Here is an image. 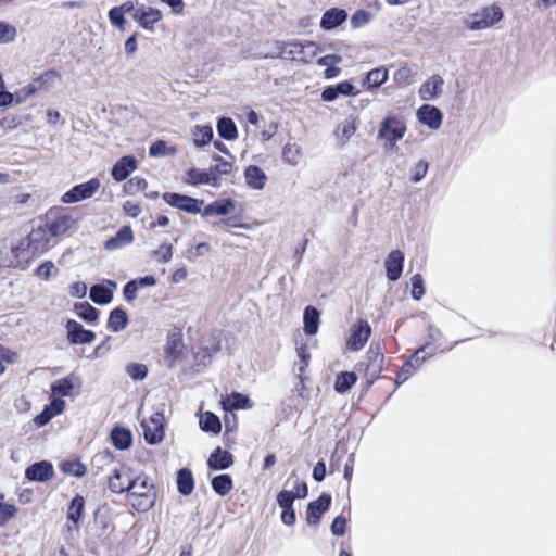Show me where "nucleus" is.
Instances as JSON below:
<instances>
[{
    "label": "nucleus",
    "mask_w": 556,
    "mask_h": 556,
    "mask_svg": "<svg viewBox=\"0 0 556 556\" xmlns=\"http://www.w3.org/2000/svg\"><path fill=\"white\" fill-rule=\"evenodd\" d=\"M128 497L137 498V502H132V506L137 510H149L153 507L156 498L154 485L144 473L134 476L131 488L127 492Z\"/></svg>",
    "instance_id": "1"
},
{
    "label": "nucleus",
    "mask_w": 556,
    "mask_h": 556,
    "mask_svg": "<svg viewBox=\"0 0 556 556\" xmlns=\"http://www.w3.org/2000/svg\"><path fill=\"white\" fill-rule=\"evenodd\" d=\"M276 47L278 50L277 56L304 63L311 62L319 51L317 43L314 41H279Z\"/></svg>",
    "instance_id": "2"
},
{
    "label": "nucleus",
    "mask_w": 556,
    "mask_h": 556,
    "mask_svg": "<svg viewBox=\"0 0 556 556\" xmlns=\"http://www.w3.org/2000/svg\"><path fill=\"white\" fill-rule=\"evenodd\" d=\"M503 16L502 9L497 4H492L468 14L463 24L470 30H482L502 21Z\"/></svg>",
    "instance_id": "3"
},
{
    "label": "nucleus",
    "mask_w": 556,
    "mask_h": 556,
    "mask_svg": "<svg viewBox=\"0 0 556 556\" xmlns=\"http://www.w3.org/2000/svg\"><path fill=\"white\" fill-rule=\"evenodd\" d=\"M405 123L394 115H389L380 124L378 138L384 140L388 148L393 149L396 142L405 136Z\"/></svg>",
    "instance_id": "4"
},
{
    "label": "nucleus",
    "mask_w": 556,
    "mask_h": 556,
    "mask_svg": "<svg viewBox=\"0 0 556 556\" xmlns=\"http://www.w3.org/2000/svg\"><path fill=\"white\" fill-rule=\"evenodd\" d=\"M185 349L181 330L178 328L172 329L167 333L164 346L165 361L169 367H174L177 362L185 357Z\"/></svg>",
    "instance_id": "5"
},
{
    "label": "nucleus",
    "mask_w": 556,
    "mask_h": 556,
    "mask_svg": "<svg viewBox=\"0 0 556 556\" xmlns=\"http://www.w3.org/2000/svg\"><path fill=\"white\" fill-rule=\"evenodd\" d=\"M101 182L98 178L76 185L62 195V202L71 204L90 199L99 190Z\"/></svg>",
    "instance_id": "6"
},
{
    "label": "nucleus",
    "mask_w": 556,
    "mask_h": 556,
    "mask_svg": "<svg viewBox=\"0 0 556 556\" xmlns=\"http://www.w3.org/2000/svg\"><path fill=\"white\" fill-rule=\"evenodd\" d=\"M164 417L161 413H154L149 419L141 421L143 438L149 444H157L164 438Z\"/></svg>",
    "instance_id": "7"
},
{
    "label": "nucleus",
    "mask_w": 556,
    "mask_h": 556,
    "mask_svg": "<svg viewBox=\"0 0 556 556\" xmlns=\"http://www.w3.org/2000/svg\"><path fill=\"white\" fill-rule=\"evenodd\" d=\"M135 471L126 466H119L112 470L109 477V489L114 493L128 492L131 488V482Z\"/></svg>",
    "instance_id": "8"
},
{
    "label": "nucleus",
    "mask_w": 556,
    "mask_h": 556,
    "mask_svg": "<svg viewBox=\"0 0 556 556\" xmlns=\"http://www.w3.org/2000/svg\"><path fill=\"white\" fill-rule=\"evenodd\" d=\"M371 334V328L367 320L359 319L350 329V337L346 340V346L351 351H359L367 343Z\"/></svg>",
    "instance_id": "9"
},
{
    "label": "nucleus",
    "mask_w": 556,
    "mask_h": 556,
    "mask_svg": "<svg viewBox=\"0 0 556 556\" xmlns=\"http://www.w3.org/2000/svg\"><path fill=\"white\" fill-rule=\"evenodd\" d=\"M163 200L170 206L190 214L200 213L201 205L203 204L202 200L175 192H165L163 194Z\"/></svg>",
    "instance_id": "10"
},
{
    "label": "nucleus",
    "mask_w": 556,
    "mask_h": 556,
    "mask_svg": "<svg viewBox=\"0 0 556 556\" xmlns=\"http://www.w3.org/2000/svg\"><path fill=\"white\" fill-rule=\"evenodd\" d=\"M31 256H38L51 248L49 231L45 227L33 229L27 238Z\"/></svg>",
    "instance_id": "11"
},
{
    "label": "nucleus",
    "mask_w": 556,
    "mask_h": 556,
    "mask_svg": "<svg viewBox=\"0 0 556 556\" xmlns=\"http://www.w3.org/2000/svg\"><path fill=\"white\" fill-rule=\"evenodd\" d=\"M132 18L143 29L153 30L154 25L161 21L162 13L159 9L147 5H140L135 10Z\"/></svg>",
    "instance_id": "12"
},
{
    "label": "nucleus",
    "mask_w": 556,
    "mask_h": 556,
    "mask_svg": "<svg viewBox=\"0 0 556 556\" xmlns=\"http://www.w3.org/2000/svg\"><path fill=\"white\" fill-rule=\"evenodd\" d=\"M430 343H425L421 345L410 357V359L403 365L400 372L396 377V383L405 382L409 377L414 375L416 369L421 366V364L427 359V356L421 355L428 348Z\"/></svg>",
    "instance_id": "13"
},
{
    "label": "nucleus",
    "mask_w": 556,
    "mask_h": 556,
    "mask_svg": "<svg viewBox=\"0 0 556 556\" xmlns=\"http://www.w3.org/2000/svg\"><path fill=\"white\" fill-rule=\"evenodd\" d=\"M331 504V495L323 493L316 501L308 503L306 510V522L308 525H317L324 513H326Z\"/></svg>",
    "instance_id": "14"
},
{
    "label": "nucleus",
    "mask_w": 556,
    "mask_h": 556,
    "mask_svg": "<svg viewBox=\"0 0 556 556\" xmlns=\"http://www.w3.org/2000/svg\"><path fill=\"white\" fill-rule=\"evenodd\" d=\"M186 182L189 185H208L212 187L220 186V178L215 175L214 170L191 168L187 172Z\"/></svg>",
    "instance_id": "15"
},
{
    "label": "nucleus",
    "mask_w": 556,
    "mask_h": 556,
    "mask_svg": "<svg viewBox=\"0 0 556 556\" xmlns=\"http://www.w3.org/2000/svg\"><path fill=\"white\" fill-rule=\"evenodd\" d=\"M66 330L67 339L73 344L91 343L96 338V333L93 331L84 329L79 323L73 319H70L66 323Z\"/></svg>",
    "instance_id": "16"
},
{
    "label": "nucleus",
    "mask_w": 556,
    "mask_h": 556,
    "mask_svg": "<svg viewBox=\"0 0 556 556\" xmlns=\"http://www.w3.org/2000/svg\"><path fill=\"white\" fill-rule=\"evenodd\" d=\"M53 476V466L47 460L34 463L25 470V477L30 481L46 482Z\"/></svg>",
    "instance_id": "17"
},
{
    "label": "nucleus",
    "mask_w": 556,
    "mask_h": 556,
    "mask_svg": "<svg viewBox=\"0 0 556 556\" xmlns=\"http://www.w3.org/2000/svg\"><path fill=\"white\" fill-rule=\"evenodd\" d=\"M417 118L419 123L427 125L429 128L435 130L440 128L442 124V113L441 111L429 104H424L417 110Z\"/></svg>",
    "instance_id": "18"
},
{
    "label": "nucleus",
    "mask_w": 556,
    "mask_h": 556,
    "mask_svg": "<svg viewBox=\"0 0 556 556\" xmlns=\"http://www.w3.org/2000/svg\"><path fill=\"white\" fill-rule=\"evenodd\" d=\"M404 254L400 250H394L389 253L386 258L384 267L389 280L396 281L403 271Z\"/></svg>",
    "instance_id": "19"
},
{
    "label": "nucleus",
    "mask_w": 556,
    "mask_h": 556,
    "mask_svg": "<svg viewBox=\"0 0 556 556\" xmlns=\"http://www.w3.org/2000/svg\"><path fill=\"white\" fill-rule=\"evenodd\" d=\"M358 91L348 80L333 86H327L321 92V100L326 102L334 101L339 96H356Z\"/></svg>",
    "instance_id": "20"
},
{
    "label": "nucleus",
    "mask_w": 556,
    "mask_h": 556,
    "mask_svg": "<svg viewBox=\"0 0 556 556\" xmlns=\"http://www.w3.org/2000/svg\"><path fill=\"white\" fill-rule=\"evenodd\" d=\"M137 168V161L131 155L121 157L112 168V177L116 181L125 180Z\"/></svg>",
    "instance_id": "21"
},
{
    "label": "nucleus",
    "mask_w": 556,
    "mask_h": 556,
    "mask_svg": "<svg viewBox=\"0 0 556 556\" xmlns=\"http://www.w3.org/2000/svg\"><path fill=\"white\" fill-rule=\"evenodd\" d=\"M444 80L440 75H432L419 88V97L424 101L435 99L442 91Z\"/></svg>",
    "instance_id": "22"
},
{
    "label": "nucleus",
    "mask_w": 556,
    "mask_h": 556,
    "mask_svg": "<svg viewBox=\"0 0 556 556\" xmlns=\"http://www.w3.org/2000/svg\"><path fill=\"white\" fill-rule=\"evenodd\" d=\"M348 18V13L343 9L332 8L327 10L320 20V27L325 30H331L342 23H344Z\"/></svg>",
    "instance_id": "23"
},
{
    "label": "nucleus",
    "mask_w": 556,
    "mask_h": 556,
    "mask_svg": "<svg viewBox=\"0 0 556 556\" xmlns=\"http://www.w3.org/2000/svg\"><path fill=\"white\" fill-rule=\"evenodd\" d=\"M134 241V232L129 226H123L114 237L108 239L104 248L109 251L121 249Z\"/></svg>",
    "instance_id": "24"
},
{
    "label": "nucleus",
    "mask_w": 556,
    "mask_h": 556,
    "mask_svg": "<svg viewBox=\"0 0 556 556\" xmlns=\"http://www.w3.org/2000/svg\"><path fill=\"white\" fill-rule=\"evenodd\" d=\"M108 285L111 288L105 287L104 285H94L90 288V299L100 305L109 304L113 299L112 289L116 288V283L114 281L108 280Z\"/></svg>",
    "instance_id": "25"
},
{
    "label": "nucleus",
    "mask_w": 556,
    "mask_h": 556,
    "mask_svg": "<svg viewBox=\"0 0 556 556\" xmlns=\"http://www.w3.org/2000/svg\"><path fill=\"white\" fill-rule=\"evenodd\" d=\"M244 178L247 185L255 190H262L267 180V176L264 170L255 165H250L245 168Z\"/></svg>",
    "instance_id": "26"
},
{
    "label": "nucleus",
    "mask_w": 556,
    "mask_h": 556,
    "mask_svg": "<svg viewBox=\"0 0 556 556\" xmlns=\"http://www.w3.org/2000/svg\"><path fill=\"white\" fill-rule=\"evenodd\" d=\"M232 455L220 447H217L207 460L208 467L214 470L227 469L232 465Z\"/></svg>",
    "instance_id": "27"
},
{
    "label": "nucleus",
    "mask_w": 556,
    "mask_h": 556,
    "mask_svg": "<svg viewBox=\"0 0 556 556\" xmlns=\"http://www.w3.org/2000/svg\"><path fill=\"white\" fill-rule=\"evenodd\" d=\"M383 355L380 352L379 346L374 348L370 345L367 351V365H366V374L372 378L377 377L381 371Z\"/></svg>",
    "instance_id": "28"
},
{
    "label": "nucleus",
    "mask_w": 556,
    "mask_h": 556,
    "mask_svg": "<svg viewBox=\"0 0 556 556\" xmlns=\"http://www.w3.org/2000/svg\"><path fill=\"white\" fill-rule=\"evenodd\" d=\"M76 220L71 215H61L53 219L47 230L53 237L62 236L75 225Z\"/></svg>",
    "instance_id": "29"
},
{
    "label": "nucleus",
    "mask_w": 556,
    "mask_h": 556,
    "mask_svg": "<svg viewBox=\"0 0 556 556\" xmlns=\"http://www.w3.org/2000/svg\"><path fill=\"white\" fill-rule=\"evenodd\" d=\"M388 70L384 67H377L369 71L363 80V87L371 90L380 87L388 79Z\"/></svg>",
    "instance_id": "30"
},
{
    "label": "nucleus",
    "mask_w": 556,
    "mask_h": 556,
    "mask_svg": "<svg viewBox=\"0 0 556 556\" xmlns=\"http://www.w3.org/2000/svg\"><path fill=\"white\" fill-rule=\"evenodd\" d=\"M111 442L117 450H127L132 443L131 432L123 427H115L111 431Z\"/></svg>",
    "instance_id": "31"
},
{
    "label": "nucleus",
    "mask_w": 556,
    "mask_h": 556,
    "mask_svg": "<svg viewBox=\"0 0 556 556\" xmlns=\"http://www.w3.org/2000/svg\"><path fill=\"white\" fill-rule=\"evenodd\" d=\"M356 129V118L349 116L338 126L336 130V138L342 146H344L355 134Z\"/></svg>",
    "instance_id": "32"
},
{
    "label": "nucleus",
    "mask_w": 556,
    "mask_h": 556,
    "mask_svg": "<svg viewBox=\"0 0 556 556\" xmlns=\"http://www.w3.org/2000/svg\"><path fill=\"white\" fill-rule=\"evenodd\" d=\"M223 406L224 409L230 410V409H245L251 408L252 403L250 399L238 392H232L230 395H228L226 399L223 400Z\"/></svg>",
    "instance_id": "33"
},
{
    "label": "nucleus",
    "mask_w": 556,
    "mask_h": 556,
    "mask_svg": "<svg viewBox=\"0 0 556 556\" xmlns=\"http://www.w3.org/2000/svg\"><path fill=\"white\" fill-rule=\"evenodd\" d=\"M235 208L232 200L225 199L206 205L202 212L203 216L227 215Z\"/></svg>",
    "instance_id": "34"
},
{
    "label": "nucleus",
    "mask_w": 556,
    "mask_h": 556,
    "mask_svg": "<svg viewBox=\"0 0 556 556\" xmlns=\"http://www.w3.org/2000/svg\"><path fill=\"white\" fill-rule=\"evenodd\" d=\"M303 321L306 334L313 336L317 333L319 327V312L313 306H307L304 309Z\"/></svg>",
    "instance_id": "35"
},
{
    "label": "nucleus",
    "mask_w": 556,
    "mask_h": 556,
    "mask_svg": "<svg viewBox=\"0 0 556 556\" xmlns=\"http://www.w3.org/2000/svg\"><path fill=\"white\" fill-rule=\"evenodd\" d=\"M177 488L182 495H190L194 489L192 472L182 468L177 472Z\"/></svg>",
    "instance_id": "36"
},
{
    "label": "nucleus",
    "mask_w": 556,
    "mask_h": 556,
    "mask_svg": "<svg viewBox=\"0 0 556 556\" xmlns=\"http://www.w3.org/2000/svg\"><path fill=\"white\" fill-rule=\"evenodd\" d=\"M218 135L225 140H235L238 137L237 126L229 117H222L217 122Z\"/></svg>",
    "instance_id": "37"
},
{
    "label": "nucleus",
    "mask_w": 556,
    "mask_h": 556,
    "mask_svg": "<svg viewBox=\"0 0 556 556\" xmlns=\"http://www.w3.org/2000/svg\"><path fill=\"white\" fill-rule=\"evenodd\" d=\"M199 425L201 430L205 432H212L216 434L222 430L219 418L211 412H205L200 416Z\"/></svg>",
    "instance_id": "38"
},
{
    "label": "nucleus",
    "mask_w": 556,
    "mask_h": 556,
    "mask_svg": "<svg viewBox=\"0 0 556 556\" xmlns=\"http://www.w3.org/2000/svg\"><path fill=\"white\" fill-rule=\"evenodd\" d=\"M128 321L127 314L122 308H115L110 313L108 328L113 332L123 330Z\"/></svg>",
    "instance_id": "39"
},
{
    "label": "nucleus",
    "mask_w": 556,
    "mask_h": 556,
    "mask_svg": "<svg viewBox=\"0 0 556 556\" xmlns=\"http://www.w3.org/2000/svg\"><path fill=\"white\" fill-rule=\"evenodd\" d=\"M357 381V376L352 371H344L337 376L334 381V390L338 393L348 392Z\"/></svg>",
    "instance_id": "40"
},
{
    "label": "nucleus",
    "mask_w": 556,
    "mask_h": 556,
    "mask_svg": "<svg viewBox=\"0 0 556 556\" xmlns=\"http://www.w3.org/2000/svg\"><path fill=\"white\" fill-rule=\"evenodd\" d=\"M76 314L89 324H94L98 319L99 312L88 302H80L75 304Z\"/></svg>",
    "instance_id": "41"
},
{
    "label": "nucleus",
    "mask_w": 556,
    "mask_h": 556,
    "mask_svg": "<svg viewBox=\"0 0 556 556\" xmlns=\"http://www.w3.org/2000/svg\"><path fill=\"white\" fill-rule=\"evenodd\" d=\"M213 490L220 496L227 495L232 489V480L229 475H218L212 479Z\"/></svg>",
    "instance_id": "42"
},
{
    "label": "nucleus",
    "mask_w": 556,
    "mask_h": 556,
    "mask_svg": "<svg viewBox=\"0 0 556 556\" xmlns=\"http://www.w3.org/2000/svg\"><path fill=\"white\" fill-rule=\"evenodd\" d=\"M192 135H193V143L197 147H203L212 140L213 128L208 125L195 126Z\"/></svg>",
    "instance_id": "43"
},
{
    "label": "nucleus",
    "mask_w": 556,
    "mask_h": 556,
    "mask_svg": "<svg viewBox=\"0 0 556 556\" xmlns=\"http://www.w3.org/2000/svg\"><path fill=\"white\" fill-rule=\"evenodd\" d=\"M301 159V149L295 143H286L282 149V160L283 162L295 166L299 164Z\"/></svg>",
    "instance_id": "44"
},
{
    "label": "nucleus",
    "mask_w": 556,
    "mask_h": 556,
    "mask_svg": "<svg viewBox=\"0 0 556 556\" xmlns=\"http://www.w3.org/2000/svg\"><path fill=\"white\" fill-rule=\"evenodd\" d=\"M85 506L84 497L80 495H76L67 509V519L73 521L75 525L78 522L79 518L83 515Z\"/></svg>",
    "instance_id": "45"
},
{
    "label": "nucleus",
    "mask_w": 556,
    "mask_h": 556,
    "mask_svg": "<svg viewBox=\"0 0 556 556\" xmlns=\"http://www.w3.org/2000/svg\"><path fill=\"white\" fill-rule=\"evenodd\" d=\"M60 80L61 74L55 70L46 71L43 74L36 78L40 89H50Z\"/></svg>",
    "instance_id": "46"
},
{
    "label": "nucleus",
    "mask_w": 556,
    "mask_h": 556,
    "mask_svg": "<svg viewBox=\"0 0 556 556\" xmlns=\"http://www.w3.org/2000/svg\"><path fill=\"white\" fill-rule=\"evenodd\" d=\"M428 338L429 341L427 343H430V346L424 353H421V355L427 356V358L434 355L435 352L439 350L440 344L434 345V343L439 342L442 339V332L439 328L434 326H429Z\"/></svg>",
    "instance_id": "47"
},
{
    "label": "nucleus",
    "mask_w": 556,
    "mask_h": 556,
    "mask_svg": "<svg viewBox=\"0 0 556 556\" xmlns=\"http://www.w3.org/2000/svg\"><path fill=\"white\" fill-rule=\"evenodd\" d=\"M152 257L159 263H168L173 257V245L168 242H162L160 247L152 252Z\"/></svg>",
    "instance_id": "48"
},
{
    "label": "nucleus",
    "mask_w": 556,
    "mask_h": 556,
    "mask_svg": "<svg viewBox=\"0 0 556 556\" xmlns=\"http://www.w3.org/2000/svg\"><path fill=\"white\" fill-rule=\"evenodd\" d=\"M74 386L70 378L59 379L51 386V391L53 394H59L62 396H67L71 394Z\"/></svg>",
    "instance_id": "49"
},
{
    "label": "nucleus",
    "mask_w": 556,
    "mask_h": 556,
    "mask_svg": "<svg viewBox=\"0 0 556 556\" xmlns=\"http://www.w3.org/2000/svg\"><path fill=\"white\" fill-rule=\"evenodd\" d=\"M38 90H41V89L35 79L33 83L28 84L27 86H25L24 88L20 89L17 92H15V103L21 104L28 98L36 94V92Z\"/></svg>",
    "instance_id": "50"
},
{
    "label": "nucleus",
    "mask_w": 556,
    "mask_h": 556,
    "mask_svg": "<svg viewBox=\"0 0 556 556\" xmlns=\"http://www.w3.org/2000/svg\"><path fill=\"white\" fill-rule=\"evenodd\" d=\"M126 372L134 380H143L148 375V368L143 364L131 363L126 366Z\"/></svg>",
    "instance_id": "51"
},
{
    "label": "nucleus",
    "mask_w": 556,
    "mask_h": 556,
    "mask_svg": "<svg viewBox=\"0 0 556 556\" xmlns=\"http://www.w3.org/2000/svg\"><path fill=\"white\" fill-rule=\"evenodd\" d=\"M211 251V245L206 242H201L193 248H189L186 251V258L194 262L198 257L204 256Z\"/></svg>",
    "instance_id": "52"
},
{
    "label": "nucleus",
    "mask_w": 556,
    "mask_h": 556,
    "mask_svg": "<svg viewBox=\"0 0 556 556\" xmlns=\"http://www.w3.org/2000/svg\"><path fill=\"white\" fill-rule=\"evenodd\" d=\"M213 160L217 163L214 167H211L212 170H214L215 175H217L219 178L222 175H228L232 170V164L226 160H224L222 156L216 155L213 157Z\"/></svg>",
    "instance_id": "53"
},
{
    "label": "nucleus",
    "mask_w": 556,
    "mask_h": 556,
    "mask_svg": "<svg viewBox=\"0 0 556 556\" xmlns=\"http://www.w3.org/2000/svg\"><path fill=\"white\" fill-rule=\"evenodd\" d=\"M412 296L415 300H420L425 294L424 279L420 274H415L412 279Z\"/></svg>",
    "instance_id": "54"
},
{
    "label": "nucleus",
    "mask_w": 556,
    "mask_h": 556,
    "mask_svg": "<svg viewBox=\"0 0 556 556\" xmlns=\"http://www.w3.org/2000/svg\"><path fill=\"white\" fill-rule=\"evenodd\" d=\"M294 500L295 497L293 491L282 490L277 495V504L281 509L293 508Z\"/></svg>",
    "instance_id": "55"
},
{
    "label": "nucleus",
    "mask_w": 556,
    "mask_h": 556,
    "mask_svg": "<svg viewBox=\"0 0 556 556\" xmlns=\"http://www.w3.org/2000/svg\"><path fill=\"white\" fill-rule=\"evenodd\" d=\"M17 509L14 505L3 503L0 504V526H4L10 519L15 517Z\"/></svg>",
    "instance_id": "56"
},
{
    "label": "nucleus",
    "mask_w": 556,
    "mask_h": 556,
    "mask_svg": "<svg viewBox=\"0 0 556 556\" xmlns=\"http://www.w3.org/2000/svg\"><path fill=\"white\" fill-rule=\"evenodd\" d=\"M371 14L365 10L356 11L351 17V25L354 28H359L369 23Z\"/></svg>",
    "instance_id": "57"
},
{
    "label": "nucleus",
    "mask_w": 556,
    "mask_h": 556,
    "mask_svg": "<svg viewBox=\"0 0 556 556\" xmlns=\"http://www.w3.org/2000/svg\"><path fill=\"white\" fill-rule=\"evenodd\" d=\"M429 164L426 161H419L413 168H412V180L414 182H419L428 172Z\"/></svg>",
    "instance_id": "58"
},
{
    "label": "nucleus",
    "mask_w": 556,
    "mask_h": 556,
    "mask_svg": "<svg viewBox=\"0 0 556 556\" xmlns=\"http://www.w3.org/2000/svg\"><path fill=\"white\" fill-rule=\"evenodd\" d=\"M62 470L75 477H81L85 473V467L78 462H65L62 464Z\"/></svg>",
    "instance_id": "59"
},
{
    "label": "nucleus",
    "mask_w": 556,
    "mask_h": 556,
    "mask_svg": "<svg viewBox=\"0 0 556 556\" xmlns=\"http://www.w3.org/2000/svg\"><path fill=\"white\" fill-rule=\"evenodd\" d=\"M16 30L13 26L0 22V42H10L15 38Z\"/></svg>",
    "instance_id": "60"
},
{
    "label": "nucleus",
    "mask_w": 556,
    "mask_h": 556,
    "mask_svg": "<svg viewBox=\"0 0 556 556\" xmlns=\"http://www.w3.org/2000/svg\"><path fill=\"white\" fill-rule=\"evenodd\" d=\"M108 15H109V20H110L112 25L117 27L119 30H124L125 29L126 20L124 17V14H122L117 9L112 8L109 11Z\"/></svg>",
    "instance_id": "61"
},
{
    "label": "nucleus",
    "mask_w": 556,
    "mask_h": 556,
    "mask_svg": "<svg viewBox=\"0 0 556 556\" xmlns=\"http://www.w3.org/2000/svg\"><path fill=\"white\" fill-rule=\"evenodd\" d=\"M56 273L55 266L52 262L48 261L41 264L37 270L36 274L38 277H40L43 280H49L51 276Z\"/></svg>",
    "instance_id": "62"
},
{
    "label": "nucleus",
    "mask_w": 556,
    "mask_h": 556,
    "mask_svg": "<svg viewBox=\"0 0 556 556\" xmlns=\"http://www.w3.org/2000/svg\"><path fill=\"white\" fill-rule=\"evenodd\" d=\"M346 519L342 516H338L331 523V533L337 536H342L345 533Z\"/></svg>",
    "instance_id": "63"
},
{
    "label": "nucleus",
    "mask_w": 556,
    "mask_h": 556,
    "mask_svg": "<svg viewBox=\"0 0 556 556\" xmlns=\"http://www.w3.org/2000/svg\"><path fill=\"white\" fill-rule=\"evenodd\" d=\"M410 75V70L404 66L394 73L393 79L397 85H408Z\"/></svg>",
    "instance_id": "64"
}]
</instances>
